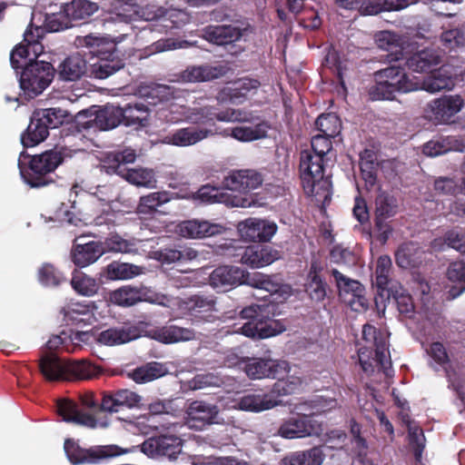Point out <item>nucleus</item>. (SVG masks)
<instances>
[{
	"label": "nucleus",
	"instance_id": "obj_35",
	"mask_svg": "<svg viewBox=\"0 0 465 465\" xmlns=\"http://www.w3.org/2000/svg\"><path fill=\"white\" fill-rule=\"evenodd\" d=\"M146 301L169 308L176 317H183L192 313L191 298L183 300L177 297H170L163 293L151 295Z\"/></svg>",
	"mask_w": 465,
	"mask_h": 465
},
{
	"label": "nucleus",
	"instance_id": "obj_41",
	"mask_svg": "<svg viewBox=\"0 0 465 465\" xmlns=\"http://www.w3.org/2000/svg\"><path fill=\"white\" fill-rule=\"evenodd\" d=\"M280 403V401L271 395H247L238 402L240 410L247 411H262L270 410Z\"/></svg>",
	"mask_w": 465,
	"mask_h": 465
},
{
	"label": "nucleus",
	"instance_id": "obj_63",
	"mask_svg": "<svg viewBox=\"0 0 465 465\" xmlns=\"http://www.w3.org/2000/svg\"><path fill=\"white\" fill-rule=\"evenodd\" d=\"M396 213L395 199L390 195L381 193L376 198L377 220L387 219Z\"/></svg>",
	"mask_w": 465,
	"mask_h": 465
},
{
	"label": "nucleus",
	"instance_id": "obj_29",
	"mask_svg": "<svg viewBox=\"0 0 465 465\" xmlns=\"http://www.w3.org/2000/svg\"><path fill=\"white\" fill-rule=\"evenodd\" d=\"M463 104L460 95H445L434 101L432 110L438 121L447 123L461 110Z\"/></svg>",
	"mask_w": 465,
	"mask_h": 465
},
{
	"label": "nucleus",
	"instance_id": "obj_20",
	"mask_svg": "<svg viewBox=\"0 0 465 465\" xmlns=\"http://www.w3.org/2000/svg\"><path fill=\"white\" fill-rule=\"evenodd\" d=\"M194 198L203 203H223L231 207L248 208L252 206L251 202L247 198L234 196L208 185L200 188L195 193Z\"/></svg>",
	"mask_w": 465,
	"mask_h": 465
},
{
	"label": "nucleus",
	"instance_id": "obj_40",
	"mask_svg": "<svg viewBox=\"0 0 465 465\" xmlns=\"http://www.w3.org/2000/svg\"><path fill=\"white\" fill-rule=\"evenodd\" d=\"M167 373V369L159 362H151L136 368L128 373V377L136 383H146L161 378Z\"/></svg>",
	"mask_w": 465,
	"mask_h": 465
},
{
	"label": "nucleus",
	"instance_id": "obj_38",
	"mask_svg": "<svg viewBox=\"0 0 465 465\" xmlns=\"http://www.w3.org/2000/svg\"><path fill=\"white\" fill-rule=\"evenodd\" d=\"M39 367L42 374L48 381L65 380L67 361L60 360L54 354L44 356Z\"/></svg>",
	"mask_w": 465,
	"mask_h": 465
},
{
	"label": "nucleus",
	"instance_id": "obj_14",
	"mask_svg": "<svg viewBox=\"0 0 465 465\" xmlns=\"http://www.w3.org/2000/svg\"><path fill=\"white\" fill-rule=\"evenodd\" d=\"M290 364L285 361L253 358L248 360L244 366V371L251 379H265L281 376L285 372H289Z\"/></svg>",
	"mask_w": 465,
	"mask_h": 465
},
{
	"label": "nucleus",
	"instance_id": "obj_60",
	"mask_svg": "<svg viewBox=\"0 0 465 465\" xmlns=\"http://www.w3.org/2000/svg\"><path fill=\"white\" fill-rule=\"evenodd\" d=\"M122 123L126 125L141 124L147 117V111L142 104L127 105L121 108Z\"/></svg>",
	"mask_w": 465,
	"mask_h": 465
},
{
	"label": "nucleus",
	"instance_id": "obj_4",
	"mask_svg": "<svg viewBox=\"0 0 465 465\" xmlns=\"http://www.w3.org/2000/svg\"><path fill=\"white\" fill-rule=\"evenodd\" d=\"M337 402L333 399L325 400L319 398L313 401V409H315V411L285 420L280 426L278 434L285 439L320 436L323 431L322 423L314 419L312 415L331 410L335 408Z\"/></svg>",
	"mask_w": 465,
	"mask_h": 465
},
{
	"label": "nucleus",
	"instance_id": "obj_28",
	"mask_svg": "<svg viewBox=\"0 0 465 465\" xmlns=\"http://www.w3.org/2000/svg\"><path fill=\"white\" fill-rule=\"evenodd\" d=\"M153 339L165 344L192 341L195 332L192 329L175 325L163 326L151 331Z\"/></svg>",
	"mask_w": 465,
	"mask_h": 465
},
{
	"label": "nucleus",
	"instance_id": "obj_22",
	"mask_svg": "<svg viewBox=\"0 0 465 465\" xmlns=\"http://www.w3.org/2000/svg\"><path fill=\"white\" fill-rule=\"evenodd\" d=\"M218 414L216 406L204 401L192 402L186 411V423L190 428H201L213 421Z\"/></svg>",
	"mask_w": 465,
	"mask_h": 465
},
{
	"label": "nucleus",
	"instance_id": "obj_36",
	"mask_svg": "<svg viewBox=\"0 0 465 465\" xmlns=\"http://www.w3.org/2000/svg\"><path fill=\"white\" fill-rule=\"evenodd\" d=\"M454 84L453 76L449 69L447 67H441L437 71L432 70L431 74L423 81L419 89L433 94L441 90H450Z\"/></svg>",
	"mask_w": 465,
	"mask_h": 465
},
{
	"label": "nucleus",
	"instance_id": "obj_48",
	"mask_svg": "<svg viewBox=\"0 0 465 465\" xmlns=\"http://www.w3.org/2000/svg\"><path fill=\"white\" fill-rule=\"evenodd\" d=\"M325 454L322 448H312L308 451H298L285 459V465H321Z\"/></svg>",
	"mask_w": 465,
	"mask_h": 465
},
{
	"label": "nucleus",
	"instance_id": "obj_58",
	"mask_svg": "<svg viewBox=\"0 0 465 465\" xmlns=\"http://www.w3.org/2000/svg\"><path fill=\"white\" fill-rule=\"evenodd\" d=\"M104 252H114L121 253H132L135 252L136 242L134 241H129L122 238L119 235H112L108 237L103 243Z\"/></svg>",
	"mask_w": 465,
	"mask_h": 465
},
{
	"label": "nucleus",
	"instance_id": "obj_32",
	"mask_svg": "<svg viewBox=\"0 0 465 465\" xmlns=\"http://www.w3.org/2000/svg\"><path fill=\"white\" fill-rule=\"evenodd\" d=\"M86 72V60L79 54L65 58L58 67L60 78L65 81L79 80Z\"/></svg>",
	"mask_w": 465,
	"mask_h": 465
},
{
	"label": "nucleus",
	"instance_id": "obj_6",
	"mask_svg": "<svg viewBox=\"0 0 465 465\" xmlns=\"http://www.w3.org/2000/svg\"><path fill=\"white\" fill-rule=\"evenodd\" d=\"M54 74L53 65L48 62L36 61L29 63L20 76V87L29 97L43 93L51 84Z\"/></svg>",
	"mask_w": 465,
	"mask_h": 465
},
{
	"label": "nucleus",
	"instance_id": "obj_26",
	"mask_svg": "<svg viewBox=\"0 0 465 465\" xmlns=\"http://www.w3.org/2000/svg\"><path fill=\"white\" fill-rule=\"evenodd\" d=\"M97 307L94 302H74L64 310V318L68 322L76 325H92L97 321L94 312Z\"/></svg>",
	"mask_w": 465,
	"mask_h": 465
},
{
	"label": "nucleus",
	"instance_id": "obj_1",
	"mask_svg": "<svg viewBox=\"0 0 465 465\" xmlns=\"http://www.w3.org/2000/svg\"><path fill=\"white\" fill-rule=\"evenodd\" d=\"M211 286L220 291H227L234 286L247 284L263 290L274 297V301L283 302L293 295L294 291L290 284L260 272L250 273L247 271L230 265L217 267L209 277Z\"/></svg>",
	"mask_w": 465,
	"mask_h": 465
},
{
	"label": "nucleus",
	"instance_id": "obj_56",
	"mask_svg": "<svg viewBox=\"0 0 465 465\" xmlns=\"http://www.w3.org/2000/svg\"><path fill=\"white\" fill-rule=\"evenodd\" d=\"M114 22L131 23L139 21V4L136 0L123 2L117 8V12L112 16Z\"/></svg>",
	"mask_w": 465,
	"mask_h": 465
},
{
	"label": "nucleus",
	"instance_id": "obj_10",
	"mask_svg": "<svg viewBox=\"0 0 465 465\" xmlns=\"http://www.w3.org/2000/svg\"><path fill=\"white\" fill-rule=\"evenodd\" d=\"M57 412L64 421L92 430L107 429L111 424L110 419L106 415L82 411L75 402L68 400L58 401Z\"/></svg>",
	"mask_w": 465,
	"mask_h": 465
},
{
	"label": "nucleus",
	"instance_id": "obj_39",
	"mask_svg": "<svg viewBox=\"0 0 465 465\" xmlns=\"http://www.w3.org/2000/svg\"><path fill=\"white\" fill-rule=\"evenodd\" d=\"M440 63V55L432 50H422L414 54L408 60V66L413 72H431Z\"/></svg>",
	"mask_w": 465,
	"mask_h": 465
},
{
	"label": "nucleus",
	"instance_id": "obj_34",
	"mask_svg": "<svg viewBox=\"0 0 465 465\" xmlns=\"http://www.w3.org/2000/svg\"><path fill=\"white\" fill-rule=\"evenodd\" d=\"M149 297H145L141 289L131 285L123 286L109 293L110 302L122 307H130L143 301L147 302L146 299Z\"/></svg>",
	"mask_w": 465,
	"mask_h": 465
},
{
	"label": "nucleus",
	"instance_id": "obj_3",
	"mask_svg": "<svg viewBox=\"0 0 465 465\" xmlns=\"http://www.w3.org/2000/svg\"><path fill=\"white\" fill-rule=\"evenodd\" d=\"M358 351L360 364L365 372L372 371L373 361L386 369L390 364L388 336L375 327L366 324L362 329V339Z\"/></svg>",
	"mask_w": 465,
	"mask_h": 465
},
{
	"label": "nucleus",
	"instance_id": "obj_53",
	"mask_svg": "<svg viewBox=\"0 0 465 465\" xmlns=\"http://www.w3.org/2000/svg\"><path fill=\"white\" fill-rule=\"evenodd\" d=\"M65 380L79 379L87 380L96 376V368L84 361H67Z\"/></svg>",
	"mask_w": 465,
	"mask_h": 465
},
{
	"label": "nucleus",
	"instance_id": "obj_7",
	"mask_svg": "<svg viewBox=\"0 0 465 465\" xmlns=\"http://www.w3.org/2000/svg\"><path fill=\"white\" fill-rule=\"evenodd\" d=\"M64 449L69 461L74 465L97 463L125 452L116 445L94 446L84 449L71 439L64 441Z\"/></svg>",
	"mask_w": 465,
	"mask_h": 465
},
{
	"label": "nucleus",
	"instance_id": "obj_12",
	"mask_svg": "<svg viewBox=\"0 0 465 465\" xmlns=\"http://www.w3.org/2000/svg\"><path fill=\"white\" fill-rule=\"evenodd\" d=\"M188 119L194 124L213 125L214 120L225 123L252 122L254 119V115L251 112L232 108L216 113L213 107L204 106L200 109H194L189 114Z\"/></svg>",
	"mask_w": 465,
	"mask_h": 465
},
{
	"label": "nucleus",
	"instance_id": "obj_25",
	"mask_svg": "<svg viewBox=\"0 0 465 465\" xmlns=\"http://www.w3.org/2000/svg\"><path fill=\"white\" fill-rule=\"evenodd\" d=\"M224 73L225 68L221 65H193L183 71L179 78L183 83H199L216 79Z\"/></svg>",
	"mask_w": 465,
	"mask_h": 465
},
{
	"label": "nucleus",
	"instance_id": "obj_18",
	"mask_svg": "<svg viewBox=\"0 0 465 465\" xmlns=\"http://www.w3.org/2000/svg\"><path fill=\"white\" fill-rule=\"evenodd\" d=\"M262 181V176L255 170H238L231 172L224 178L223 185L231 191L248 193L257 189Z\"/></svg>",
	"mask_w": 465,
	"mask_h": 465
},
{
	"label": "nucleus",
	"instance_id": "obj_9",
	"mask_svg": "<svg viewBox=\"0 0 465 465\" xmlns=\"http://www.w3.org/2000/svg\"><path fill=\"white\" fill-rule=\"evenodd\" d=\"M62 158L59 153L48 151L35 155L32 158L29 171L20 169L24 181L31 187H41L46 185L49 181L45 175L52 173L61 163Z\"/></svg>",
	"mask_w": 465,
	"mask_h": 465
},
{
	"label": "nucleus",
	"instance_id": "obj_54",
	"mask_svg": "<svg viewBox=\"0 0 465 465\" xmlns=\"http://www.w3.org/2000/svg\"><path fill=\"white\" fill-rule=\"evenodd\" d=\"M135 160V151L131 148H126L121 152L108 153L105 158V163L108 168L119 174V172L125 171L122 169L123 164L133 163Z\"/></svg>",
	"mask_w": 465,
	"mask_h": 465
},
{
	"label": "nucleus",
	"instance_id": "obj_2",
	"mask_svg": "<svg viewBox=\"0 0 465 465\" xmlns=\"http://www.w3.org/2000/svg\"><path fill=\"white\" fill-rule=\"evenodd\" d=\"M323 159L310 150H303L300 157V175L306 194L317 201L331 199V183L323 177Z\"/></svg>",
	"mask_w": 465,
	"mask_h": 465
},
{
	"label": "nucleus",
	"instance_id": "obj_19",
	"mask_svg": "<svg viewBox=\"0 0 465 465\" xmlns=\"http://www.w3.org/2000/svg\"><path fill=\"white\" fill-rule=\"evenodd\" d=\"M92 119L84 123L85 128H97L99 130H110L122 123L121 107L114 104H106L90 114Z\"/></svg>",
	"mask_w": 465,
	"mask_h": 465
},
{
	"label": "nucleus",
	"instance_id": "obj_16",
	"mask_svg": "<svg viewBox=\"0 0 465 465\" xmlns=\"http://www.w3.org/2000/svg\"><path fill=\"white\" fill-rule=\"evenodd\" d=\"M224 232L225 227L223 224L207 220H186L176 226V232L187 239H203L222 234Z\"/></svg>",
	"mask_w": 465,
	"mask_h": 465
},
{
	"label": "nucleus",
	"instance_id": "obj_11",
	"mask_svg": "<svg viewBox=\"0 0 465 465\" xmlns=\"http://www.w3.org/2000/svg\"><path fill=\"white\" fill-rule=\"evenodd\" d=\"M340 297L355 312H364L369 307L366 290L358 281L348 278L336 269L331 270Z\"/></svg>",
	"mask_w": 465,
	"mask_h": 465
},
{
	"label": "nucleus",
	"instance_id": "obj_64",
	"mask_svg": "<svg viewBox=\"0 0 465 465\" xmlns=\"http://www.w3.org/2000/svg\"><path fill=\"white\" fill-rule=\"evenodd\" d=\"M361 171L367 185L373 186L376 182L377 163H374L373 155L366 151L361 156Z\"/></svg>",
	"mask_w": 465,
	"mask_h": 465
},
{
	"label": "nucleus",
	"instance_id": "obj_45",
	"mask_svg": "<svg viewBox=\"0 0 465 465\" xmlns=\"http://www.w3.org/2000/svg\"><path fill=\"white\" fill-rule=\"evenodd\" d=\"M277 381L273 385L272 391L278 395H288L297 391L302 384L301 377L296 371L292 370L290 366L289 372H285L276 377Z\"/></svg>",
	"mask_w": 465,
	"mask_h": 465
},
{
	"label": "nucleus",
	"instance_id": "obj_30",
	"mask_svg": "<svg viewBox=\"0 0 465 465\" xmlns=\"http://www.w3.org/2000/svg\"><path fill=\"white\" fill-rule=\"evenodd\" d=\"M138 330L133 326H121L107 329L98 334L97 341L107 346L129 342L138 338Z\"/></svg>",
	"mask_w": 465,
	"mask_h": 465
},
{
	"label": "nucleus",
	"instance_id": "obj_59",
	"mask_svg": "<svg viewBox=\"0 0 465 465\" xmlns=\"http://www.w3.org/2000/svg\"><path fill=\"white\" fill-rule=\"evenodd\" d=\"M70 26L71 22L64 7L63 12L47 14L45 19V25L42 27L45 29V33L46 31L58 32Z\"/></svg>",
	"mask_w": 465,
	"mask_h": 465
},
{
	"label": "nucleus",
	"instance_id": "obj_33",
	"mask_svg": "<svg viewBox=\"0 0 465 465\" xmlns=\"http://www.w3.org/2000/svg\"><path fill=\"white\" fill-rule=\"evenodd\" d=\"M144 272L141 266L120 262H112L104 270V274L110 281H126Z\"/></svg>",
	"mask_w": 465,
	"mask_h": 465
},
{
	"label": "nucleus",
	"instance_id": "obj_52",
	"mask_svg": "<svg viewBox=\"0 0 465 465\" xmlns=\"http://www.w3.org/2000/svg\"><path fill=\"white\" fill-rule=\"evenodd\" d=\"M45 29L42 25L33 27V25L25 31L24 35V43L26 44L30 51V57L37 58L44 52V46L39 40L44 36Z\"/></svg>",
	"mask_w": 465,
	"mask_h": 465
},
{
	"label": "nucleus",
	"instance_id": "obj_50",
	"mask_svg": "<svg viewBox=\"0 0 465 465\" xmlns=\"http://www.w3.org/2000/svg\"><path fill=\"white\" fill-rule=\"evenodd\" d=\"M449 151H462L458 142L452 137L431 140L423 145L424 154L436 157Z\"/></svg>",
	"mask_w": 465,
	"mask_h": 465
},
{
	"label": "nucleus",
	"instance_id": "obj_47",
	"mask_svg": "<svg viewBox=\"0 0 465 465\" xmlns=\"http://www.w3.org/2000/svg\"><path fill=\"white\" fill-rule=\"evenodd\" d=\"M64 8L70 22H72L90 17L98 10V5L88 0H73L66 4Z\"/></svg>",
	"mask_w": 465,
	"mask_h": 465
},
{
	"label": "nucleus",
	"instance_id": "obj_49",
	"mask_svg": "<svg viewBox=\"0 0 465 465\" xmlns=\"http://www.w3.org/2000/svg\"><path fill=\"white\" fill-rule=\"evenodd\" d=\"M71 285L78 294L83 296H93L99 290V284L94 278L77 270L73 272Z\"/></svg>",
	"mask_w": 465,
	"mask_h": 465
},
{
	"label": "nucleus",
	"instance_id": "obj_55",
	"mask_svg": "<svg viewBox=\"0 0 465 465\" xmlns=\"http://www.w3.org/2000/svg\"><path fill=\"white\" fill-rule=\"evenodd\" d=\"M92 195L98 202L103 213L108 215L111 212L114 211V199H116L118 195L112 185H100L92 193Z\"/></svg>",
	"mask_w": 465,
	"mask_h": 465
},
{
	"label": "nucleus",
	"instance_id": "obj_31",
	"mask_svg": "<svg viewBox=\"0 0 465 465\" xmlns=\"http://www.w3.org/2000/svg\"><path fill=\"white\" fill-rule=\"evenodd\" d=\"M242 31L233 25H210L203 31V37L215 45H227L239 40Z\"/></svg>",
	"mask_w": 465,
	"mask_h": 465
},
{
	"label": "nucleus",
	"instance_id": "obj_42",
	"mask_svg": "<svg viewBox=\"0 0 465 465\" xmlns=\"http://www.w3.org/2000/svg\"><path fill=\"white\" fill-rule=\"evenodd\" d=\"M268 128L265 123H259L253 126H235L230 130V134H227L226 131L224 135H230L240 142L247 143L265 137Z\"/></svg>",
	"mask_w": 465,
	"mask_h": 465
},
{
	"label": "nucleus",
	"instance_id": "obj_8",
	"mask_svg": "<svg viewBox=\"0 0 465 465\" xmlns=\"http://www.w3.org/2000/svg\"><path fill=\"white\" fill-rule=\"evenodd\" d=\"M64 112L60 109L48 108L31 119L26 131L22 134L21 142L25 147H33L42 143L48 136V128H55L62 124Z\"/></svg>",
	"mask_w": 465,
	"mask_h": 465
},
{
	"label": "nucleus",
	"instance_id": "obj_37",
	"mask_svg": "<svg viewBox=\"0 0 465 465\" xmlns=\"http://www.w3.org/2000/svg\"><path fill=\"white\" fill-rule=\"evenodd\" d=\"M125 181L137 187L153 189L156 187V178L153 170L139 167L127 169L124 172H119Z\"/></svg>",
	"mask_w": 465,
	"mask_h": 465
},
{
	"label": "nucleus",
	"instance_id": "obj_57",
	"mask_svg": "<svg viewBox=\"0 0 465 465\" xmlns=\"http://www.w3.org/2000/svg\"><path fill=\"white\" fill-rule=\"evenodd\" d=\"M316 126L322 135L335 137L341 132V124L334 114H322L316 120Z\"/></svg>",
	"mask_w": 465,
	"mask_h": 465
},
{
	"label": "nucleus",
	"instance_id": "obj_13",
	"mask_svg": "<svg viewBox=\"0 0 465 465\" xmlns=\"http://www.w3.org/2000/svg\"><path fill=\"white\" fill-rule=\"evenodd\" d=\"M241 238L246 242H266L277 232V224L270 220L250 217L237 224Z\"/></svg>",
	"mask_w": 465,
	"mask_h": 465
},
{
	"label": "nucleus",
	"instance_id": "obj_23",
	"mask_svg": "<svg viewBox=\"0 0 465 465\" xmlns=\"http://www.w3.org/2000/svg\"><path fill=\"white\" fill-rule=\"evenodd\" d=\"M279 258V252L271 247L248 246L241 257V262L252 268H262Z\"/></svg>",
	"mask_w": 465,
	"mask_h": 465
},
{
	"label": "nucleus",
	"instance_id": "obj_27",
	"mask_svg": "<svg viewBox=\"0 0 465 465\" xmlns=\"http://www.w3.org/2000/svg\"><path fill=\"white\" fill-rule=\"evenodd\" d=\"M104 253L102 242H90L76 244L72 251V260L76 266L84 268L96 262Z\"/></svg>",
	"mask_w": 465,
	"mask_h": 465
},
{
	"label": "nucleus",
	"instance_id": "obj_24",
	"mask_svg": "<svg viewBox=\"0 0 465 465\" xmlns=\"http://www.w3.org/2000/svg\"><path fill=\"white\" fill-rule=\"evenodd\" d=\"M214 134L213 129L186 127L167 135L164 143L175 146H190Z\"/></svg>",
	"mask_w": 465,
	"mask_h": 465
},
{
	"label": "nucleus",
	"instance_id": "obj_61",
	"mask_svg": "<svg viewBox=\"0 0 465 465\" xmlns=\"http://www.w3.org/2000/svg\"><path fill=\"white\" fill-rule=\"evenodd\" d=\"M189 20V15L181 9H165L162 25L164 28H178L186 25Z\"/></svg>",
	"mask_w": 465,
	"mask_h": 465
},
{
	"label": "nucleus",
	"instance_id": "obj_21",
	"mask_svg": "<svg viewBox=\"0 0 465 465\" xmlns=\"http://www.w3.org/2000/svg\"><path fill=\"white\" fill-rule=\"evenodd\" d=\"M267 320H262L257 322H248L237 332L252 339H267L281 334L286 330L281 322H267Z\"/></svg>",
	"mask_w": 465,
	"mask_h": 465
},
{
	"label": "nucleus",
	"instance_id": "obj_44",
	"mask_svg": "<svg viewBox=\"0 0 465 465\" xmlns=\"http://www.w3.org/2000/svg\"><path fill=\"white\" fill-rule=\"evenodd\" d=\"M388 299L391 297L395 301L400 313L411 317L414 312V304L411 297L408 294L400 283H391L385 292Z\"/></svg>",
	"mask_w": 465,
	"mask_h": 465
},
{
	"label": "nucleus",
	"instance_id": "obj_15",
	"mask_svg": "<svg viewBox=\"0 0 465 465\" xmlns=\"http://www.w3.org/2000/svg\"><path fill=\"white\" fill-rule=\"evenodd\" d=\"M141 450L151 458L166 456L172 460L181 453L182 440L174 435H161L145 440Z\"/></svg>",
	"mask_w": 465,
	"mask_h": 465
},
{
	"label": "nucleus",
	"instance_id": "obj_62",
	"mask_svg": "<svg viewBox=\"0 0 465 465\" xmlns=\"http://www.w3.org/2000/svg\"><path fill=\"white\" fill-rule=\"evenodd\" d=\"M74 45L77 48H88L94 53V50H100L101 45H110V39L97 34H90L76 36Z\"/></svg>",
	"mask_w": 465,
	"mask_h": 465
},
{
	"label": "nucleus",
	"instance_id": "obj_43",
	"mask_svg": "<svg viewBox=\"0 0 465 465\" xmlns=\"http://www.w3.org/2000/svg\"><path fill=\"white\" fill-rule=\"evenodd\" d=\"M171 198L167 192H153L140 198L137 205V213L151 215L157 212L163 204L170 202Z\"/></svg>",
	"mask_w": 465,
	"mask_h": 465
},
{
	"label": "nucleus",
	"instance_id": "obj_5",
	"mask_svg": "<svg viewBox=\"0 0 465 465\" xmlns=\"http://www.w3.org/2000/svg\"><path fill=\"white\" fill-rule=\"evenodd\" d=\"M376 84L371 87V100H391L396 93L419 90L420 84L410 79L403 69L391 66L375 74Z\"/></svg>",
	"mask_w": 465,
	"mask_h": 465
},
{
	"label": "nucleus",
	"instance_id": "obj_46",
	"mask_svg": "<svg viewBox=\"0 0 465 465\" xmlns=\"http://www.w3.org/2000/svg\"><path fill=\"white\" fill-rule=\"evenodd\" d=\"M124 63L122 59L113 56L101 57L91 65V75L97 79H105L123 68Z\"/></svg>",
	"mask_w": 465,
	"mask_h": 465
},
{
	"label": "nucleus",
	"instance_id": "obj_51",
	"mask_svg": "<svg viewBox=\"0 0 465 465\" xmlns=\"http://www.w3.org/2000/svg\"><path fill=\"white\" fill-rule=\"evenodd\" d=\"M391 270V260L389 256L383 255L381 256L377 261L376 266V284L381 291V296H385V292H387V289L391 285V283H398L397 282H392L390 278V273Z\"/></svg>",
	"mask_w": 465,
	"mask_h": 465
},
{
	"label": "nucleus",
	"instance_id": "obj_17",
	"mask_svg": "<svg viewBox=\"0 0 465 465\" xmlns=\"http://www.w3.org/2000/svg\"><path fill=\"white\" fill-rule=\"evenodd\" d=\"M142 396L127 390H118L111 394H104L101 401V410L106 412H118L120 409L140 408Z\"/></svg>",
	"mask_w": 465,
	"mask_h": 465
}]
</instances>
